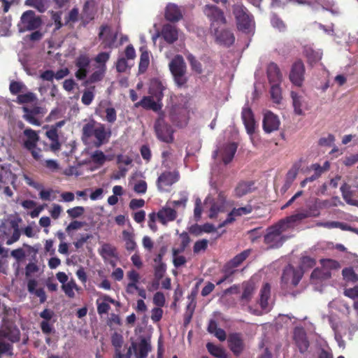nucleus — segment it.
<instances>
[{
  "mask_svg": "<svg viewBox=\"0 0 358 358\" xmlns=\"http://www.w3.org/2000/svg\"><path fill=\"white\" fill-rule=\"evenodd\" d=\"M291 215L287 216L276 223L268 227L264 235V243L268 250L281 248L290 238Z\"/></svg>",
  "mask_w": 358,
  "mask_h": 358,
  "instance_id": "1",
  "label": "nucleus"
},
{
  "mask_svg": "<svg viewBox=\"0 0 358 358\" xmlns=\"http://www.w3.org/2000/svg\"><path fill=\"white\" fill-rule=\"evenodd\" d=\"M0 327V358L3 355H13V344L18 343L21 338V333L14 322L3 319Z\"/></svg>",
  "mask_w": 358,
  "mask_h": 358,
  "instance_id": "2",
  "label": "nucleus"
},
{
  "mask_svg": "<svg viewBox=\"0 0 358 358\" xmlns=\"http://www.w3.org/2000/svg\"><path fill=\"white\" fill-rule=\"evenodd\" d=\"M232 11L237 29L246 34L251 32L255 27V22L248 10L243 4L237 3L233 6Z\"/></svg>",
  "mask_w": 358,
  "mask_h": 358,
  "instance_id": "3",
  "label": "nucleus"
},
{
  "mask_svg": "<svg viewBox=\"0 0 358 358\" xmlns=\"http://www.w3.org/2000/svg\"><path fill=\"white\" fill-rule=\"evenodd\" d=\"M309 332L303 327H296L292 334V348L295 350V358H306L310 345Z\"/></svg>",
  "mask_w": 358,
  "mask_h": 358,
  "instance_id": "4",
  "label": "nucleus"
},
{
  "mask_svg": "<svg viewBox=\"0 0 358 358\" xmlns=\"http://www.w3.org/2000/svg\"><path fill=\"white\" fill-rule=\"evenodd\" d=\"M169 69L178 87H182L187 83L186 64L183 57L177 55L169 63Z\"/></svg>",
  "mask_w": 358,
  "mask_h": 358,
  "instance_id": "5",
  "label": "nucleus"
},
{
  "mask_svg": "<svg viewBox=\"0 0 358 358\" xmlns=\"http://www.w3.org/2000/svg\"><path fill=\"white\" fill-rule=\"evenodd\" d=\"M42 23L41 16L37 15L34 10H28L21 15L18 24L19 30L20 31L36 30L41 27Z\"/></svg>",
  "mask_w": 358,
  "mask_h": 358,
  "instance_id": "6",
  "label": "nucleus"
},
{
  "mask_svg": "<svg viewBox=\"0 0 358 358\" xmlns=\"http://www.w3.org/2000/svg\"><path fill=\"white\" fill-rule=\"evenodd\" d=\"M154 129L157 138L164 143H171L174 141V130L172 127L159 117L155 122Z\"/></svg>",
  "mask_w": 358,
  "mask_h": 358,
  "instance_id": "7",
  "label": "nucleus"
},
{
  "mask_svg": "<svg viewBox=\"0 0 358 358\" xmlns=\"http://www.w3.org/2000/svg\"><path fill=\"white\" fill-rule=\"evenodd\" d=\"M22 109L24 113L22 115L23 119L29 124L36 126L41 125L40 119L47 113L45 108L36 105L32 107L23 106Z\"/></svg>",
  "mask_w": 358,
  "mask_h": 358,
  "instance_id": "8",
  "label": "nucleus"
},
{
  "mask_svg": "<svg viewBox=\"0 0 358 358\" xmlns=\"http://www.w3.org/2000/svg\"><path fill=\"white\" fill-rule=\"evenodd\" d=\"M203 12L211 22V31L215 28H217L218 24H225L227 23L224 12L215 6L206 5L203 8Z\"/></svg>",
  "mask_w": 358,
  "mask_h": 358,
  "instance_id": "9",
  "label": "nucleus"
},
{
  "mask_svg": "<svg viewBox=\"0 0 358 358\" xmlns=\"http://www.w3.org/2000/svg\"><path fill=\"white\" fill-rule=\"evenodd\" d=\"M169 118L176 127H184L189 121V110L183 106H173L170 110Z\"/></svg>",
  "mask_w": 358,
  "mask_h": 358,
  "instance_id": "10",
  "label": "nucleus"
},
{
  "mask_svg": "<svg viewBox=\"0 0 358 358\" xmlns=\"http://www.w3.org/2000/svg\"><path fill=\"white\" fill-rule=\"evenodd\" d=\"M155 92L157 100H155L152 96H143L141 101L135 103V107H142L145 110H152L154 112L159 111L162 107L161 100L163 97V91Z\"/></svg>",
  "mask_w": 358,
  "mask_h": 358,
  "instance_id": "11",
  "label": "nucleus"
},
{
  "mask_svg": "<svg viewBox=\"0 0 358 358\" xmlns=\"http://www.w3.org/2000/svg\"><path fill=\"white\" fill-rule=\"evenodd\" d=\"M75 65L78 70L75 73V76L78 80H84L88 72L93 68V64L91 59L86 54L80 55L75 60Z\"/></svg>",
  "mask_w": 358,
  "mask_h": 358,
  "instance_id": "12",
  "label": "nucleus"
},
{
  "mask_svg": "<svg viewBox=\"0 0 358 358\" xmlns=\"http://www.w3.org/2000/svg\"><path fill=\"white\" fill-rule=\"evenodd\" d=\"M124 343V338L122 334L115 332L111 336V343L115 348V355L116 358H131L132 351L136 350L137 344L132 342L131 346L127 349L126 354H122L121 348Z\"/></svg>",
  "mask_w": 358,
  "mask_h": 358,
  "instance_id": "13",
  "label": "nucleus"
},
{
  "mask_svg": "<svg viewBox=\"0 0 358 358\" xmlns=\"http://www.w3.org/2000/svg\"><path fill=\"white\" fill-rule=\"evenodd\" d=\"M227 343L229 348L236 357H239L245 350V343L241 333H230L227 336Z\"/></svg>",
  "mask_w": 358,
  "mask_h": 358,
  "instance_id": "14",
  "label": "nucleus"
},
{
  "mask_svg": "<svg viewBox=\"0 0 358 358\" xmlns=\"http://www.w3.org/2000/svg\"><path fill=\"white\" fill-rule=\"evenodd\" d=\"M251 253L252 249H247L236 255L224 264L223 272H227L229 274H234L236 268L240 266Z\"/></svg>",
  "mask_w": 358,
  "mask_h": 358,
  "instance_id": "15",
  "label": "nucleus"
},
{
  "mask_svg": "<svg viewBox=\"0 0 358 358\" xmlns=\"http://www.w3.org/2000/svg\"><path fill=\"white\" fill-rule=\"evenodd\" d=\"M179 173L178 171H165L158 177L156 185L160 192L164 190L165 187H170L179 180Z\"/></svg>",
  "mask_w": 358,
  "mask_h": 358,
  "instance_id": "16",
  "label": "nucleus"
},
{
  "mask_svg": "<svg viewBox=\"0 0 358 358\" xmlns=\"http://www.w3.org/2000/svg\"><path fill=\"white\" fill-rule=\"evenodd\" d=\"M267 77L271 90H280L282 75L276 64L271 62L267 66Z\"/></svg>",
  "mask_w": 358,
  "mask_h": 358,
  "instance_id": "17",
  "label": "nucleus"
},
{
  "mask_svg": "<svg viewBox=\"0 0 358 358\" xmlns=\"http://www.w3.org/2000/svg\"><path fill=\"white\" fill-rule=\"evenodd\" d=\"M92 70L93 72L88 77H86L84 81V85L88 88L87 90H90V88L94 90V85L103 80L106 71L104 70V66L99 68L93 66Z\"/></svg>",
  "mask_w": 358,
  "mask_h": 358,
  "instance_id": "18",
  "label": "nucleus"
},
{
  "mask_svg": "<svg viewBox=\"0 0 358 358\" xmlns=\"http://www.w3.org/2000/svg\"><path fill=\"white\" fill-rule=\"evenodd\" d=\"M253 210V207L248 204L244 207L234 208L227 215L226 220L220 225V227L231 224L236 220L237 217L248 215Z\"/></svg>",
  "mask_w": 358,
  "mask_h": 358,
  "instance_id": "19",
  "label": "nucleus"
},
{
  "mask_svg": "<svg viewBox=\"0 0 358 358\" xmlns=\"http://www.w3.org/2000/svg\"><path fill=\"white\" fill-rule=\"evenodd\" d=\"M241 118L245 125L247 133L252 135L255 131L256 122L255 120L254 114L249 107L243 108L241 112Z\"/></svg>",
  "mask_w": 358,
  "mask_h": 358,
  "instance_id": "20",
  "label": "nucleus"
},
{
  "mask_svg": "<svg viewBox=\"0 0 358 358\" xmlns=\"http://www.w3.org/2000/svg\"><path fill=\"white\" fill-rule=\"evenodd\" d=\"M280 121L277 115L271 111L264 113L263 119V129L266 133H271L278 129Z\"/></svg>",
  "mask_w": 358,
  "mask_h": 358,
  "instance_id": "21",
  "label": "nucleus"
},
{
  "mask_svg": "<svg viewBox=\"0 0 358 358\" xmlns=\"http://www.w3.org/2000/svg\"><path fill=\"white\" fill-rule=\"evenodd\" d=\"M305 67L301 60L296 61L292 64V84L301 87L304 80Z\"/></svg>",
  "mask_w": 358,
  "mask_h": 358,
  "instance_id": "22",
  "label": "nucleus"
},
{
  "mask_svg": "<svg viewBox=\"0 0 358 358\" xmlns=\"http://www.w3.org/2000/svg\"><path fill=\"white\" fill-rule=\"evenodd\" d=\"M315 265V260L309 257L301 259V266L297 270L292 269V285H296L302 278L305 268H311Z\"/></svg>",
  "mask_w": 358,
  "mask_h": 358,
  "instance_id": "23",
  "label": "nucleus"
},
{
  "mask_svg": "<svg viewBox=\"0 0 358 358\" xmlns=\"http://www.w3.org/2000/svg\"><path fill=\"white\" fill-rule=\"evenodd\" d=\"M212 31L214 33L216 41L227 46L231 45L235 41L234 34L229 29L219 31V27L215 28Z\"/></svg>",
  "mask_w": 358,
  "mask_h": 358,
  "instance_id": "24",
  "label": "nucleus"
},
{
  "mask_svg": "<svg viewBox=\"0 0 358 358\" xmlns=\"http://www.w3.org/2000/svg\"><path fill=\"white\" fill-rule=\"evenodd\" d=\"M165 19L171 22H176L182 18L180 8L175 3H169L165 9Z\"/></svg>",
  "mask_w": 358,
  "mask_h": 358,
  "instance_id": "25",
  "label": "nucleus"
},
{
  "mask_svg": "<svg viewBox=\"0 0 358 358\" xmlns=\"http://www.w3.org/2000/svg\"><path fill=\"white\" fill-rule=\"evenodd\" d=\"M97 313L99 315L108 314L110 309L109 303L115 304L116 301L107 294H103L100 299H96Z\"/></svg>",
  "mask_w": 358,
  "mask_h": 358,
  "instance_id": "26",
  "label": "nucleus"
},
{
  "mask_svg": "<svg viewBox=\"0 0 358 358\" xmlns=\"http://www.w3.org/2000/svg\"><path fill=\"white\" fill-rule=\"evenodd\" d=\"M38 282L36 279L31 278L27 281V290L31 294H34L39 298L40 303H43L47 300V296L43 288L36 289Z\"/></svg>",
  "mask_w": 358,
  "mask_h": 358,
  "instance_id": "27",
  "label": "nucleus"
},
{
  "mask_svg": "<svg viewBox=\"0 0 358 358\" xmlns=\"http://www.w3.org/2000/svg\"><path fill=\"white\" fill-rule=\"evenodd\" d=\"M254 185L255 182L253 181L239 182L234 189V196L237 198H241L252 192L255 189Z\"/></svg>",
  "mask_w": 358,
  "mask_h": 358,
  "instance_id": "28",
  "label": "nucleus"
},
{
  "mask_svg": "<svg viewBox=\"0 0 358 358\" xmlns=\"http://www.w3.org/2000/svg\"><path fill=\"white\" fill-rule=\"evenodd\" d=\"M162 34L164 39L168 43H173L178 38V32L176 26L166 24L163 26L162 29Z\"/></svg>",
  "mask_w": 358,
  "mask_h": 358,
  "instance_id": "29",
  "label": "nucleus"
},
{
  "mask_svg": "<svg viewBox=\"0 0 358 358\" xmlns=\"http://www.w3.org/2000/svg\"><path fill=\"white\" fill-rule=\"evenodd\" d=\"M157 218L159 222L166 225L167 222L176 220L177 217V212L171 208H163L157 213Z\"/></svg>",
  "mask_w": 358,
  "mask_h": 358,
  "instance_id": "30",
  "label": "nucleus"
},
{
  "mask_svg": "<svg viewBox=\"0 0 358 358\" xmlns=\"http://www.w3.org/2000/svg\"><path fill=\"white\" fill-rule=\"evenodd\" d=\"M291 264H288L283 270L281 280L280 288L284 294L289 293L291 289Z\"/></svg>",
  "mask_w": 358,
  "mask_h": 358,
  "instance_id": "31",
  "label": "nucleus"
},
{
  "mask_svg": "<svg viewBox=\"0 0 358 358\" xmlns=\"http://www.w3.org/2000/svg\"><path fill=\"white\" fill-rule=\"evenodd\" d=\"M99 38L103 41L106 46L110 47L115 42L117 35L112 36L110 28L108 25H102L100 27Z\"/></svg>",
  "mask_w": 358,
  "mask_h": 358,
  "instance_id": "32",
  "label": "nucleus"
},
{
  "mask_svg": "<svg viewBox=\"0 0 358 358\" xmlns=\"http://www.w3.org/2000/svg\"><path fill=\"white\" fill-rule=\"evenodd\" d=\"M23 133L27 137V140L24 142V147L27 150L35 148L39 140L38 134L31 129H26Z\"/></svg>",
  "mask_w": 358,
  "mask_h": 358,
  "instance_id": "33",
  "label": "nucleus"
},
{
  "mask_svg": "<svg viewBox=\"0 0 358 358\" xmlns=\"http://www.w3.org/2000/svg\"><path fill=\"white\" fill-rule=\"evenodd\" d=\"M327 318L329 324H331L335 335V339L340 348H344L345 347V342L343 340V335L345 334V332L343 331V327L338 326L333 322L332 317L330 315L326 316Z\"/></svg>",
  "mask_w": 358,
  "mask_h": 358,
  "instance_id": "34",
  "label": "nucleus"
},
{
  "mask_svg": "<svg viewBox=\"0 0 358 358\" xmlns=\"http://www.w3.org/2000/svg\"><path fill=\"white\" fill-rule=\"evenodd\" d=\"M94 0H87L83 6L81 19L87 22L92 20L94 17Z\"/></svg>",
  "mask_w": 358,
  "mask_h": 358,
  "instance_id": "35",
  "label": "nucleus"
},
{
  "mask_svg": "<svg viewBox=\"0 0 358 358\" xmlns=\"http://www.w3.org/2000/svg\"><path fill=\"white\" fill-rule=\"evenodd\" d=\"M237 144L236 143H231L224 148L222 152V161L224 164L230 163L234 157L237 150Z\"/></svg>",
  "mask_w": 358,
  "mask_h": 358,
  "instance_id": "36",
  "label": "nucleus"
},
{
  "mask_svg": "<svg viewBox=\"0 0 358 358\" xmlns=\"http://www.w3.org/2000/svg\"><path fill=\"white\" fill-rule=\"evenodd\" d=\"M243 291L240 298V301L243 305L248 303L253 296L255 287L251 282H244L243 284Z\"/></svg>",
  "mask_w": 358,
  "mask_h": 358,
  "instance_id": "37",
  "label": "nucleus"
},
{
  "mask_svg": "<svg viewBox=\"0 0 358 358\" xmlns=\"http://www.w3.org/2000/svg\"><path fill=\"white\" fill-rule=\"evenodd\" d=\"M151 345L146 338H143L139 344L138 350L137 348L134 351L136 358H146L149 352L151 351Z\"/></svg>",
  "mask_w": 358,
  "mask_h": 358,
  "instance_id": "38",
  "label": "nucleus"
},
{
  "mask_svg": "<svg viewBox=\"0 0 358 358\" xmlns=\"http://www.w3.org/2000/svg\"><path fill=\"white\" fill-rule=\"evenodd\" d=\"M271 296V285L269 283H265L260 290L259 305L263 310H266L268 307V301Z\"/></svg>",
  "mask_w": 358,
  "mask_h": 358,
  "instance_id": "39",
  "label": "nucleus"
},
{
  "mask_svg": "<svg viewBox=\"0 0 358 358\" xmlns=\"http://www.w3.org/2000/svg\"><path fill=\"white\" fill-rule=\"evenodd\" d=\"M331 275V273L329 271H325L322 267L317 268L311 273V280L313 283L317 284L329 278Z\"/></svg>",
  "mask_w": 358,
  "mask_h": 358,
  "instance_id": "40",
  "label": "nucleus"
},
{
  "mask_svg": "<svg viewBox=\"0 0 358 358\" xmlns=\"http://www.w3.org/2000/svg\"><path fill=\"white\" fill-rule=\"evenodd\" d=\"M122 236L124 241H125V248L126 250L131 252L136 250L137 244L134 240V235L126 230L123 231Z\"/></svg>",
  "mask_w": 358,
  "mask_h": 358,
  "instance_id": "41",
  "label": "nucleus"
},
{
  "mask_svg": "<svg viewBox=\"0 0 358 358\" xmlns=\"http://www.w3.org/2000/svg\"><path fill=\"white\" fill-rule=\"evenodd\" d=\"M328 306L329 308L337 309L343 314H348L350 312V307L346 302L341 299H334L329 303Z\"/></svg>",
  "mask_w": 358,
  "mask_h": 358,
  "instance_id": "42",
  "label": "nucleus"
},
{
  "mask_svg": "<svg viewBox=\"0 0 358 358\" xmlns=\"http://www.w3.org/2000/svg\"><path fill=\"white\" fill-rule=\"evenodd\" d=\"M206 348L209 353L217 358H227V353L222 348L215 345L212 343L206 344Z\"/></svg>",
  "mask_w": 358,
  "mask_h": 358,
  "instance_id": "43",
  "label": "nucleus"
},
{
  "mask_svg": "<svg viewBox=\"0 0 358 358\" xmlns=\"http://www.w3.org/2000/svg\"><path fill=\"white\" fill-rule=\"evenodd\" d=\"M93 136H94L96 140V146H100L103 144L107 137V132L104 125L100 124L99 126L96 127L95 130H94Z\"/></svg>",
  "mask_w": 358,
  "mask_h": 358,
  "instance_id": "44",
  "label": "nucleus"
},
{
  "mask_svg": "<svg viewBox=\"0 0 358 358\" xmlns=\"http://www.w3.org/2000/svg\"><path fill=\"white\" fill-rule=\"evenodd\" d=\"M187 59L189 62L191 69L193 71L198 74H202L203 73V64L196 59V58L192 54H188L187 55Z\"/></svg>",
  "mask_w": 358,
  "mask_h": 358,
  "instance_id": "45",
  "label": "nucleus"
},
{
  "mask_svg": "<svg viewBox=\"0 0 358 358\" xmlns=\"http://www.w3.org/2000/svg\"><path fill=\"white\" fill-rule=\"evenodd\" d=\"M157 264L155 266L154 268V275L155 279L157 280V287H159V281L164 277L166 271V265L164 262L157 263Z\"/></svg>",
  "mask_w": 358,
  "mask_h": 358,
  "instance_id": "46",
  "label": "nucleus"
},
{
  "mask_svg": "<svg viewBox=\"0 0 358 358\" xmlns=\"http://www.w3.org/2000/svg\"><path fill=\"white\" fill-rule=\"evenodd\" d=\"M62 288L65 294L69 298H74L75 293L73 289L78 290L79 287L76 285L74 280H71L67 283L62 285Z\"/></svg>",
  "mask_w": 358,
  "mask_h": 358,
  "instance_id": "47",
  "label": "nucleus"
},
{
  "mask_svg": "<svg viewBox=\"0 0 358 358\" xmlns=\"http://www.w3.org/2000/svg\"><path fill=\"white\" fill-rule=\"evenodd\" d=\"M110 58V55L108 52H101L99 53L96 57L94 58L95 64H93V66H95L99 68H101L102 66H104V70L106 71V63L108 62V60Z\"/></svg>",
  "mask_w": 358,
  "mask_h": 358,
  "instance_id": "48",
  "label": "nucleus"
},
{
  "mask_svg": "<svg viewBox=\"0 0 358 358\" xmlns=\"http://www.w3.org/2000/svg\"><path fill=\"white\" fill-rule=\"evenodd\" d=\"M36 99L37 98L34 93L28 92L25 94H18L15 102L20 104H24L34 102Z\"/></svg>",
  "mask_w": 358,
  "mask_h": 358,
  "instance_id": "49",
  "label": "nucleus"
},
{
  "mask_svg": "<svg viewBox=\"0 0 358 358\" xmlns=\"http://www.w3.org/2000/svg\"><path fill=\"white\" fill-rule=\"evenodd\" d=\"M322 267L325 271H331L332 270H336L340 268V264L337 261L333 260V259H322L321 261Z\"/></svg>",
  "mask_w": 358,
  "mask_h": 358,
  "instance_id": "50",
  "label": "nucleus"
},
{
  "mask_svg": "<svg viewBox=\"0 0 358 358\" xmlns=\"http://www.w3.org/2000/svg\"><path fill=\"white\" fill-rule=\"evenodd\" d=\"M149 63L150 60L148 52L147 51L143 52L140 57V62L138 66L139 72H145L148 67Z\"/></svg>",
  "mask_w": 358,
  "mask_h": 358,
  "instance_id": "51",
  "label": "nucleus"
},
{
  "mask_svg": "<svg viewBox=\"0 0 358 358\" xmlns=\"http://www.w3.org/2000/svg\"><path fill=\"white\" fill-rule=\"evenodd\" d=\"M201 59L203 62V73H206V75L212 73L215 69V62L209 57H203Z\"/></svg>",
  "mask_w": 358,
  "mask_h": 358,
  "instance_id": "52",
  "label": "nucleus"
},
{
  "mask_svg": "<svg viewBox=\"0 0 358 358\" xmlns=\"http://www.w3.org/2000/svg\"><path fill=\"white\" fill-rule=\"evenodd\" d=\"M25 4L36 8L41 13L46 10V5L44 0H26Z\"/></svg>",
  "mask_w": 358,
  "mask_h": 358,
  "instance_id": "53",
  "label": "nucleus"
},
{
  "mask_svg": "<svg viewBox=\"0 0 358 358\" xmlns=\"http://www.w3.org/2000/svg\"><path fill=\"white\" fill-rule=\"evenodd\" d=\"M344 279L347 281H358V275L352 268H345L342 271Z\"/></svg>",
  "mask_w": 358,
  "mask_h": 358,
  "instance_id": "54",
  "label": "nucleus"
},
{
  "mask_svg": "<svg viewBox=\"0 0 358 358\" xmlns=\"http://www.w3.org/2000/svg\"><path fill=\"white\" fill-rule=\"evenodd\" d=\"M101 255L103 258L106 257H117L116 248L109 244H105L101 249Z\"/></svg>",
  "mask_w": 358,
  "mask_h": 358,
  "instance_id": "55",
  "label": "nucleus"
},
{
  "mask_svg": "<svg viewBox=\"0 0 358 358\" xmlns=\"http://www.w3.org/2000/svg\"><path fill=\"white\" fill-rule=\"evenodd\" d=\"M55 320L52 322L50 321H41L40 323V327L42 332L45 335H49L52 333H55V329L53 327V324Z\"/></svg>",
  "mask_w": 358,
  "mask_h": 358,
  "instance_id": "56",
  "label": "nucleus"
},
{
  "mask_svg": "<svg viewBox=\"0 0 358 358\" xmlns=\"http://www.w3.org/2000/svg\"><path fill=\"white\" fill-rule=\"evenodd\" d=\"M79 11L78 8H72L69 14L65 17V22L64 24L67 25L69 23H75L78 20Z\"/></svg>",
  "mask_w": 358,
  "mask_h": 358,
  "instance_id": "57",
  "label": "nucleus"
},
{
  "mask_svg": "<svg viewBox=\"0 0 358 358\" xmlns=\"http://www.w3.org/2000/svg\"><path fill=\"white\" fill-rule=\"evenodd\" d=\"M329 169V163L328 162H325L322 166L318 164H314L310 166V169L314 171V174L316 175L318 178L320 177V176Z\"/></svg>",
  "mask_w": 358,
  "mask_h": 358,
  "instance_id": "58",
  "label": "nucleus"
},
{
  "mask_svg": "<svg viewBox=\"0 0 358 358\" xmlns=\"http://www.w3.org/2000/svg\"><path fill=\"white\" fill-rule=\"evenodd\" d=\"M342 196L346 203L352 199L353 193L350 190V186L347 183H344L340 188Z\"/></svg>",
  "mask_w": 358,
  "mask_h": 358,
  "instance_id": "59",
  "label": "nucleus"
},
{
  "mask_svg": "<svg viewBox=\"0 0 358 358\" xmlns=\"http://www.w3.org/2000/svg\"><path fill=\"white\" fill-rule=\"evenodd\" d=\"M292 106L294 108V112L296 114H303L304 103L299 97H295L292 95Z\"/></svg>",
  "mask_w": 358,
  "mask_h": 358,
  "instance_id": "60",
  "label": "nucleus"
},
{
  "mask_svg": "<svg viewBox=\"0 0 358 358\" xmlns=\"http://www.w3.org/2000/svg\"><path fill=\"white\" fill-rule=\"evenodd\" d=\"M208 241L206 239H201L195 242L193 251L194 253H199L201 251H205L208 248Z\"/></svg>",
  "mask_w": 358,
  "mask_h": 358,
  "instance_id": "61",
  "label": "nucleus"
},
{
  "mask_svg": "<svg viewBox=\"0 0 358 358\" xmlns=\"http://www.w3.org/2000/svg\"><path fill=\"white\" fill-rule=\"evenodd\" d=\"M85 213V208L83 206H76L67 210V213L71 218L80 217Z\"/></svg>",
  "mask_w": 358,
  "mask_h": 358,
  "instance_id": "62",
  "label": "nucleus"
},
{
  "mask_svg": "<svg viewBox=\"0 0 358 358\" xmlns=\"http://www.w3.org/2000/svg\"><path fill=\"white\" fill-rule=\"evenodd\" d=\"M92 159L94 163L102 165L105 162L106 157L102 151L96 150L92 155Z\"/></svg>",
  "mask_w": 358,
  "mask_h": 358,
  "instance_id": "63",
  "label": "nucleus"
},
{
  "mask_svg": "<svg viewBox=\"0 0 358 358\" xmlns=\"http://www.w3.org/2000/svg\"><path fill=\"white\" fill-rule=\"evenodd\" d=\"M106 120L109 123H114L117 119L116 110L113 107H108L105 110Z\"/></svg>",
  "mask_w": 358,
  "mask_h": 358,
  "instance_id": "64",
  "label": "nucleus"
}]
</instances>
